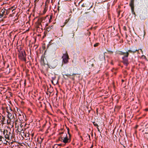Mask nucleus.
<instances>
[{"label":"nucleus","instance_id":"1","mask_svg":"<svg viewBox=\"0 0 148 148\" xmlns=\"http://www.w3.org/2000/svg\"><path fill=\"white\" fill-rule=\"evenodd\" d=\"M18 57L20 60L24 61H26V55L24 51H19V53L18 54Z\"/></svg>","mask_w":148,"mask_h":148},{"label":"nucleus","instance_id":"2","mask_svg":"<svg viewBox=\"0 0 148 148\" xmlns=\"http://www.w3.org/2000/svg\"><path fill=\"white\" fill-rule=\"evenodd\" d=\"M138 51V50L136 49H131L128 50V51L127 52H125V54L124 55H123V56L122 58H128L129 52L134 53L136 51Z\"/></svg>","mask_w":148,"mask_h":148},{"label":"nucleus","instance_id":"3","mask_svg":"<svg viewBox=\"0 0 148 148\" xmlns=\"http://www.w3.org/2000/svg\"><path fill=\"white\" fill-rule=\"evenodd\" d=\"M67 134H66V137H61L60 138L59 140H61L62 142L65 144L70 142L71 140L68 138L67 136Z\"/></svg>","mask_w":148,"mask_h":148},{"label":"nucleus","instance_id":"4","mask_svg":"<svg viewBox=\"0 0 148 148\" xmlns=\"http://www.w3.org/2000/svg\"><path fill=\"white\" fill-rule=\"evenodd\" d=\"M62 58L63 60V62L64 64H66L68 62L69 56L67 53L64 54Z\"/></svg>","mask_w":148,"mask_h":148},{"label":"nucleus","instance_id":"5","mask_svg":"<svg viewBox=\"0 0 148 148\" xmlns=\"http://www.w3.org/2000/svg\"><path fill=\"white\" fill-rule=\"evenodd\" d=\"M134 0H131L130 3L129 5L131 8V9L132 14L134 15H135V13L134 12Z\"/></svg>","mask_w":148,"mask_h":148},{"label":"nucleus","instance_id":"6","mask_svg":"<svg viewBox=\"0 0 148 148\" xmlns=\"http://www.w3.org/2000/svg\"><path fill=\"white\" fill-rule=\"evenodd\" d=\"M3 134L4 135L5 138L6 139L10 140V135L11 134L10 132H8L7 130L5 131V130L3 132Z\"/></svg>","mask_w":148,"mask_h":148},{"label":"nucleus","instance_id":"7","mask_svg":"<svg viewBox=\"0 0 148 148\" xmlns=\"http://www.w3.org/2000/svg\"><path fill=\"white\" fill-rule=\"evenodd\" d=\"M18 118L19 119L20 121L21 122L23 121V120H24V115L21 112V113H18Z\"/></svg>","mask_w":148,"mask_h":148},{"label":"nucleus","instance_id":"8","mask_svg":"<svg viewBox=\"0 0 148 148\" xmlns=\"http://www.w3.org/2000/svg\"><path fill=\"white\" fill-rule=\"evenodd\" d=\"M123 59L122 62L124 64L127 66L129 64L128 58H122Z\"/></svg>","mask_w":148,"mask_h":148},{"label":"nucleus","instance_id":"9","mask_svg":"<svg viewBox=\"0 0 148 148\" xmlns=\"http://www.w3.org/2000/svg\"><path fill=\"white\" fill-rule=\"evenodd\" d=\"M42 19L41 18H38L37 21L36 22L37 26L39 28L40 27H42L41 22H42Z\"/></svg>","mask_w":148,"mask_h":148},{"label":"nucleus","instance_id":"10","mask_svg":"<svg viewBox=\"0 0 148 148\" xmlns=\"http://www.w3.org/2000/svg\"><path fill=\"white\" fill-rule=\"evenodd\" d=\"M7 113H8V114L7 117L8 119H10L12 117V114H13V112H11L10 111H8L7 109Z\"/></svg>","mask_w":148,"mask_h":148},{"label":"nucleus","instance_id":"11","mask_svg":"<svg viewBox=\"0 0 148 148\" xmlns=\"http://www.w3.org/2000/svg\"><path fill=\"white\" fill-rule=\"evenodd\" d=\"M77 27L76 25H73V26L71 27L72 28H73L72 30H73V32L74 31H76L77 29Z\"/></svg>","mask_w":148,"mask_h":148},{"label":"nucleus","instance_id":"12","mask_svg":"<svg viewBox=\"0 0 148 148\" xmlns=\"http://www.w3.org/2000/svg\"><path fill=\"white\" fill-rule=\"evenodd\" d=\"M8 119L12 122L14 123V122L15 118H14V117L13 114V116H12V117H11L10 119Z\"/></svg>","mask_w":148,"mask_h":148},{"label":"nucleus","instance_id":"13","mask_svg":"<svg viewBox=\"0 0 148 148\" xmlns=\"http://www.w3.org/2000/svg\"><path fill=\"white\" fill-rule=\"evenodd\" d=\"M7 109L9 111H10L11 112H13L12 111V110L11 109V108H10V107H7Z\"/></svg>","mask_w":148,"mask_h":148},{"label":"nucleus","instance_id":"14","mask_svg":"<svg viewBox=\"0 0 148 148\" xmlns=\"http://www.w3.org/2000/svg\"><path fill=\"white\" fill-rule=\"evenodd\" d=\"M69 19H70V18L69 19L66 20L65 22L64 23V25H63V26H61V27H63L65 25H66V23L68 22V21H69Z\"/></svg>","mask_w":148,"mask_h":148},{"label":"nucleus","instance_id":"15","mask_svg":"<svg viewBox=\"0 0 148 148\" xmlns=\"http://www.w3.org/2000/svg\"><path fill=\"white\" fill-rule=\"evenodd\" d=\"M118 54L120 55H124L125 54V52H123L122 51H119Z\"/></svg>","mask_w":148,"mask_h":148},{"label":"nucleus","instance_id":"16","mask_svg":"<svg viewBox=\"0 0 148 148\" xmlns=\"http://www.w3.org/2000/svg\"><path fill=\"white\" fill-rule=\"evenodd\" d=\"M93 124L96 127H98V125L97 124V123H96L95 122H93Z\"/></svg>","mask_w":148,"mask_h":148},{"label":"nucleus","instance_id":"17","mask_svg":"<svg viewBox=\"0 0 148 148\" xmlns=\"http://www.w3.org/2000/svg\"><path fill=\"white\" fill-rule=\"evenodd\" d=\"M47 11V10L45 8L43 11L42 14H45L46 13Z\"/></svg>","mask_w":148,"mask_h":148},{"label":"nucleus","instance_id":"18","mask_svg":"<svg viewBox=\"0 0 148 148\" xmlns=\"http://www.w3.org/2000/svg\"><path fill=\"white\" fill-rule=\"evenodd\" d=\"M58 147V145L57 144H55L53 146V148H57Z\"/></svg>","mask_w":148,"mask_h":148},{"label":"nucleus","instance_id":"19","mask_svg":"<svg viewBox=\"0 0 148 148\" xmlns=\"http://www.w3.org/2000/svg\"><path fill=\"white\" fill-rule=\"evenodd\" d=\"M1 140H2V143H3V141H5V140L4 138L2 137V136H1Z\"/></svg>","mask_w":148,"mask_h":148},{"label":"nucleus","instance_id":"20","mask_svg":"<svg viewBox=\"0 0 148 148\" xmlns=\"http://www.w3.org/2000/svg\"><path fill=\"white\" fill-rule=\"evenodd\" d=\"M99 44V43H96V44H95L94 45V47H97V46H98Z\"/></svg>","mask_w":148,"mask_h":148},{"label":"nucleus","instance_id":"21","mask_svg":"<svg viewBox=\"0 0 148 148\" xmlns=\"http://www.w3.org/2000/svg\"><path fill=\"white\" fill-rule=\"evenodd\" d=\"M52 16H50V18L49 19V21H50V20L52 19Z\"/></svg>","mask_w":148,"mask_h":148},{"label":"nucleus","instance_id":"22","mask_svg":"<svg viewBox=\"0 0 148 148\" xmlns=\"http://www.w3.org/2000/svg\"><path fill=\"white\" fill-rule=\"evenodd\" d=\"M64 75H65V76H66L67 77H69V76H70L71 75L70 74H65Z\"/></svg>","mask_w":148,"mask_h":148},{"label":"nucleus","instance_id":"23","mask_svg":"<svg viewBox=\"0 0 148 148\" xmlns=\"http://www.w3.org/2000/svg\"><path fill=\"white\" fill-rule=\"evenodd\" d=\"M85 4H83L82 5V7H85Z\"/></svg>","mask_w":148,"mask_h":148},{"label":"nucleus","instance_id":"24","mask_svg":"<svg viewBox=\"0 0 148 148\" xmlns=\"http://www.w3.org/2000/svg\"><path fill=\"white\" fill-rule=\"evenodd\" d=\"M26 1L28 3L29 2L30 3V0H26Z\"/></svg>","mask_w":148,"mask_h":148},{"label":"nucleus","instance_id":"25","mask_svg":"<svg viewBox=\"0 0 148 148\" xmlns=\"http://www.w3.org/2000/svg\"><path fill=\"white\" fill-rule=\"evenodd\" d=\"M97 130H98V131L99 132H100H100H101L100 131V130H99V128H98V127H97Z\"/></svg>","mask_w":148,"mask_h":148},{"label":"nucleus","instance_id":"26","mask_svg":"<svg viewBox=\"0 0 148 148\" xmlns=\"http://www.w3.org/2000/svg\"><path fill=\"white\" fill-rule=\"evenodd\" d=\"M1 136L0 135V142H2V140H1Z\"/></svg>","mask_w":148,"mask_h":148},{"label":"nucleus","instance_id":"27","mask_svg":"<svg viewBox=\"0 0 148 148\" xmlns=\"http://www.w3.org/2000/svg\"><path fill=\"white\" fill-rule=\"evenodd\" d=\"M58 146H61L62 144H58Z\"/></svg>","mask_w":148,"mask_h":148},{"label":"nucleus","instance_id":"28","mask_svg":"<svg viewBox=\"0 0 148 148\" xmlns=\"http://www.w3.org/2000/svg\"><path fill=\"white\" fill-rule=\"evenodd\" d=\"M2 143H2V142H0V145H1Z\"/></svg>","mask_w":148,"mask_h":148},{"label":"nucleus","instance_id":"29","mask_svg":"<svg viewBox=\"0 0 148 148\" xmlns=\"http://www.w3.org/2000/svg\"><path fill=\"white\" fill-rule=\"evenodd\" d=\"M15 10V9H13L12 10V12H13V11L14 10Z\"/></svg>","mask_w":148,"mask_h":148},{"label":"nucleus","instance_id":"30","mask_svg":"<svg viewBox=\"0 0 148 148\" xmlns=\"http://www.w3.org/2000/svg\"><path fill=\"white\" fill-rule=\"evenodd\" d=\"M122 82H123L124 81V80H123V79H122Z\"/></svg>","mask_w":148,"mask_h":148},{"label":"nucleus","instance_id":"31","mask_svg":"<svg viewBox=\"0 0 148 148\" xmlns=\"http://www.w3.org/2000/svg\"><path fill=\"white\" fill-rule=\"evenodd\" d=\"M63 134V132H62V133H60V134Z\"/></svg>","mask_w":148,"mask_h":148},{"label":"nucleus","instance_id":"32","mask_svg":"<svg viewBox=\"0 0 148 148\" xmlns=\"http://www.w3.org/2000/svg\"><path fill=\"white\" fill-rule=\"evenodd\" d=\"M13 8V7H12V8H11L12 9Z\"/></svg>","mask_w":148,"mask_h":148},{"label":"nucleus","instance_id":"33","mask_svg":"<svg viewBox=\"0 0 148 148\" xmlns=\"http://www.w3.org/2000/svg\"><path fill=\"white\" fill-rule=\"evenodd\" d=\"M41 143V142H39V143Z\"/></svg>","mask_w":148,"mask_h":148}]
</instances>
